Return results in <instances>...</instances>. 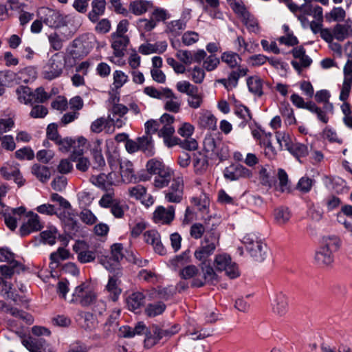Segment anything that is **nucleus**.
Instances as JSON below:
<instances>
[{
	"label": "nucleus",
	"instance_id": "59",
	"mask_svg": "<svg viewBox=\"0 0 352 352\" xmlns=\"http://www.w3.org/2000/svg\"><path fill=\"white\" fill-rule=\"evenodd\" d=\"M166 309V305L161 302L148 304L145 309L146 314L149 317H155L162 314Z\"/></svg>",
	"mask_w": 352,
	"mask_h": 352
},
{
	"label": "nucleus",
	"instance_id": "22",
	"mask_svg": "<svg viewBox=\"0 0 352 352\" xmlns=\"http://www.w3.org/2000/svg\"><path fill=\"white\" fill-rule=\"evenodd\" d=\"M175 175L174 170L169 166H166L162 169L160 173L155 175L153 182V185L157 189H162L168 186L169 183L171 182Z\"/></svg>",
	"mask_w": 352,
	"mask_h": 352
},
{
	"label": "nucleus",
	"instance_id": "46",
	"mask_svg": "<svg viewBox=\"0 0 352 352\" xmlns=\"http://www.w3.org/2000/svg\"><path fill=\"white\" fill-rule=\"evenodd\" d=\"M40 236L44 243L53 245L56 243L59 232L55 226H49L45 230L41 232Z\"/></svg>",
	"mask_w": 352,
	"mask_h": 352
},
{
	"label": "nucleus",
	"instance_id": "47",
	"mask_svg": "<svg viewBox=\"0 0 352 352\" xmlns=\"http://www.w3.org/2000/svg\"><path fill=\"white\" fill-rule=\"evenodd\" d=\"M192 164L197 173H201L204 171L208 166V160L206 154L202 152L195 153L193 154Z\"/></svg>",
	"mask_w": 352,
	"mask_h": 352
},
{
	"label": "nucleus",
	"instance_id": "21",
	"mask_svg": "<svg viewBox=\"0 0 352 352\" xmlns=\"http://www.w3.org/2000/svg\"><path fill=\"white\" fill-rule=\"evenodd\" d=\"M120 176L122 183L129 184L137 182V175L135 174V170L133 163L124 160L119 162Z\"/></svg>",
	"mask_w": 352,
	"mask_h": 352
},
{
	"label": "nucleus",
	"instance_id": "13",
	"mask_svg": "<svg viewBox=\"0 0 352 352\" xmlns=\"http://www.w3.org/2000/svg\"><path fill=\"white\" fill-rule=\"evenodd\" d=\"M291 53L294 58L291 64L299 74L303 68L309 67L312 63L311 58L306 54L305 49L302 46L294 47Z\"/></svg>",
	"mask_w": 352,
	"mask_h": 352
},
{
	"label": "nucleus",
	"instance_id": "43",
	"mask_svg": "<svg viewBox=\"0 0 352 352\" xmlns=\"http://www.w3.org/2000/svg\"><path fill=\"white\" fill-rule=\"evenodd\" d=\"M129 42V38L127 36L111 34V47L116 53H124Z\"/></svg>",
	"mask_w": 352,
	"mask_h": 352
},
{
	"label": "nucleus",
	"instance_id": "54",
	"mask_svg": "<svg viewBox=\"0 0 352 352\" xmlns=\"http://www.w3.org/2000/svg\"><path fill=\"white\" fill-rule=\"evenodd\" d=\"M128 75L122 70H115L113 72V87L115 89H120L129 81Z\"/></svg>",
	"mask_w": 352,
	"mask_h": 352
},
{
	"label": "nucleus",
	"instance_id": "6",
	"mask_svg": "<svg viewBox=\"0 0 352 352\" xmlns=\"http://www.w3.org/2000/svg\"><path fill=\"white\" fill-rule=\"evenodd\" d=\"M190 262V256L189 252H184L179 256H176L173 260V264L176 267H182L180 270L179 275L184 279H189L193 278V280L201 276L199 268L194 265H185Z\"/></svg>",
	"mask_w": 352,
	"mask_h": 352
},
{
	"label": "nucleus",
	"instance_id": "60",
	"mask_svg": "<svg viewBox=\"0 0 352 352\" xmlns=\"http://www.w3.org/2000/svg\"><path fill=\"white\" fill-rule=\"evenodd\" d=\"M138 276L140 279L153 284L160 282L162 278L161 276L154 271L148 270H141L139 272Z\"/></svg>",
	"mask_w": 352,
	"mask_h": 352
},
{
	"label": "nucleus",
	"instance_id": "3",
	"mask_svg": "<svg viewBox=\"0 0 352 352\" xmlns=\"http://www.w3.org/2000/svg\"><path fill=\"white\" fill-rule=\"evenodd\" d=\"M251 256L258 262H262L267 256V245L254 234H248L242 239Z\"/></svg>",
	"mask_w": 352,
	"mask_h": 352
},
{
	"label": "nucleus",
	"instance_id": "41",
	"mask_svg": "<svg viewBox=\"0 0 352 352\" xmlns=\"http://www.w3.org/2000/svg\"><path fill=\"white\" fill-rule=\"evenodd\" d=\"M146 296L140 292H135L131 294L127 298L126 302L129 310L135 311L144 304Z\"/></svg>",
	"mask_w": 352,
	"mask_h": 352
},
{
	"label": "nucleus",
	"instance_id": "37",
	"mask_svg": "<svg viewBox=\"0 0 352 352\" xmlns=\"http://www.w3.org/2000/svg\"><path fill=\"white\" fill-rule=\"evenodd\" d=\"M138 141L139 150L148 156H153L155 154L154 141L151 135L144 134L138 138Z\"/></svg>",
	"mask_w": 352,
	"mask_h": 352
},
{
	"label": "nucleus",
	"instance_id": "64",
	"mask_svg": "<svg viewBox=\"0 0 352 352\" xmlns=\"http://www.w3.org/2000/svg\"><path fill=\"white\" fill-rule=\"evenodd\" d=\"M248 30L250 32L258 34L260 32V26L258 20L251 14L242 20Z\"/></svg>",
	"mask_w": 352,
	"mask_h": 352
},
{
	"label": "nucleus",
	"instance_id": "62",
	"mask_svg": "<svg viewBox=\"0 0 352 352\" xmlns=\"http://www.w3.org/2000/svg\"><path fill=\"white\" fill-rule=\"evenodd\" d=\"M276 138L280 146L282 148H285L287 151L294 143L292 136L285 131L277 132L276 134Z\"/></svg>",
	"mask_w": 352,
	"mask_h": 352
},
{
	"label": "nucleus",
	"instance_id": "5",
	"mask_svg": "<svg viewBox=\"0 0 352 352\" xmlns=\"http://www.w3.org/2000/svg\"><path fill=\"white\" fill-rule=\"evenodd\" d=\"M164 200L168 203L179 204L184 199V182L182 175L173 177L170 185L164 191Z\"/></svg>",
	"mask_w": 352,
	"mask_h": 352
},
{
	"label": "nucleus",
	"instance_id": "51",
	"mask_svg": "<svg viewBox=\"0 0 352 352\" xmlns=\"http://www.w3.org/2000/svg\"><path fill=\"white\" fill-rule=\"evenodd\" d=\"M187 72L189 74L188 78L196 84L202 83L206 77L205 70L199 65L188 69Z\"/></svg>",
	"mask_w": 352,
	"mask_h": 352
},
{
	"label": "nucleus",
	"instance_id": "61",
	"mask_svg": "<svg viewBox=\"0 0 352 352\" xmlns=\"http://www.w3.org/2000/svg\"><path fill=\"white\" fill-rule=\"evenodd\" d=\"M187 102L189 107L192 109L199 108L204 101V97L201 94L198 92V88L188 95Z\"/></svg>",
	"mask_w": 352,
	"mask_h": 352
},
{
	"label": "nucleus",
	"instance_id": "10",
	"mask_svg": "<svg viewBox=\"0 0 352 352\" xmlns=\"http://www.w3.org/2000/svg\"><path fill=\"white\" fill-rule=\"evenodd\" d=\"M95 299L96 294L91 289L90 285L87 283H82L74 289L70 302L79 303L82 306H88Z\"/></svg>",
	"mask_w": 352,
	"mask_h": 352
},
{
	"label": "nucleus",
	"instance_id": "44",
	"mask_svg": "<svg viewBox=\"0 0 352 352\" xmlns=\"http://www.w3.org/2000/svg\"><path fill=\"white\" fill-rule=\"evenodd\" d=\"M73 250L77 254L78 261L81 263H90L96 259V251L91 250H81L79 248V243H76L73 246Z\"/></svg>",
	"mask_w": 352,
	"mask_h": 352
},
{
	"label": "nucleus",
	"instance_id": "24",
	"mask_svg": "<svg viewBox=\"0 0 352 352\" xmlns=\"http://www.w3.org/2000/svg\"><path fill=\"white\" fill-rule=\"evenodd\" d=\"M115 272L116 274L109 277V280L106 285V289L109 294L110 298L113 301H116L122 292L120 288L121 281L118 278V276L121 275V272L119 270Z\"/></svg>",
	"mask_w": 352,
	"mask_h": 352
},
{
	"label": "nucleus",
	"instance_id": "25",
	"mask_svg": "<svg viewBox=\"0 0 352 352\" xmlns=\"http://www.w3.org/2000/svg\"><path fill=\"white\" fill-rule=\"evenodd\" d=\"M251 171L241 165L230 166L224 170V177L230 180L235 181L242 177H250Z\"/></svg>",
	"mask_w": 352,
	"mask_h": 352
},
{
	"label": "nucleus",
	"instance_id": "26",
	"mask_svg": "<svg viewBox=\"0 0 352 352\" xmlns=\"http://www.w3.org/2000/svg\"><path fill=\"white\" fill-rule=\"evenodd\" d=\"M164 96L162 100H165L164 109L173 113H178L181 109V101L178 96L169 89H164Z\"/></svg>",
	"mask_w": 352,
	"mask_h": 352
},
{
	"label": "nucleus",
	"instance_id": "14",
	"mask_svg": "<svg viewBox=\"0 0 352 352\" xmlns=\"http://www.w3.org/2000/svg\"><path fill=\"white\" fill-rule=\"evenodd\" d=\"M175 208L173 206L165 208L157 206L153 213V221L157 224L170 225L175 219Z\"/></svg>",
	"mask_w": 352,
	"mask_h": 352
},
{
	"label": "nucleus",
	"instance_id": "20",
	"mask_svg": "<svg viewBox=\"0 0 352 352\" xmlns=\"http://www.w3.org/2000/svg\"><path fill=\"white\" fill-rule=\"evenodd\" d=\"M25 208L23 206L16 208H6L2 210L1 213L4 217L6 226L11 230H14L17 227L18 217L25 212Z\"/></svg>",
	"mask_w": 352,
	"mask_h": 352
},
{
	"label": "nucleus",
	"instance_id": "30",
	"mask_svg": "<svg viewBox=\"0 0 352 352\" xmlns=\"http://www.w3.org/2000/svg\"><path fill=\"white\" fill-rule=\"evenodd\" d=\"M0 311L8 313L14 317L21 319L29 324H32L34 322L33 317L30 314L25 311L18 310L16 308L10 307L3 300H0Z\"/></svg>",
	"mask_w": 352,
	"mask_h": 352
},
{
	"label": "nucleus",
	"instance_id": "28",
	"mask_svg": "<svg viewBox=\"0 0 352 352\" xmlns=\"http://www.w3.org/2000/svg\"><path fill=\"white\" fill-rule=\"evenodd\" d=\"M174 116L164 113L160 118V127L157 133L158 136L162 137L167 135H174L175 130L173 124L174 122Z\"/></svg>",
	"mask_w": 352,
	"mask_h": 352
},
{
	"label": "nucleus",
	"instance_id": "36",
	"mask_svg": "<svg viewBox=\"0 0 352 352\" xmlns=\"http://www.w3.org/2000/svg\"><path fill=\"white\" fill-rule=\"evenodd\" d=\"M234 104V113L241 119L243 120L239 126L243 128L252 120V115L249 109L241 104L234 97L232 98Z\"/></svg>",
	"mask_w": 352,
	"mask_h": 352
},
{
	"label": "nucleus",
	"instance_id": "31",
	"mask_svg": "<svg viewBox=\"0 0 352 352\" xmlns=\"http://www.w3.org/2000/svg\"><path fill=\"white\" fill-rule=\"evenodd\" d=\"M334 36L339 41L352 36V20L347 19L344 23L336 24L334 26Z\"/></svg>",
	"mask_w": 352,
	"mask_h": 352
},
{
	"label": "nucleus",
	"instance_id": "52",
	"mask_svg": "<svg viewBox=\"0 0 352 352\" xmlns=\"http://www.w3.org/2000/svg\"><path fill=\"white\" fill-rule=\"evenodd\" d=\"M166 166L161 160L152 158L146 162V170L150 175H155Z\"/></svg>",
	"mask_w": 352,
	"mask_h": 352
},
{
	"label": "nucleus",
	"instance_id": "42",
	"mask_svg": "<svg viewBox=\"0 0 352 352\" xmlns=\"http://www.w3.org/2000/svg\"><path fill=\"white\" fill-rule=\"evenodd\" d=\"M92 9L89 13V19L94 23L96 22L99 16L104 13L106 8L105 0H93L91 2Z\"/></svg>",
	"mask_w": 352,
	"mask_h": 352
},
{
	"label": "nucleus",
	"instance_id": "12",
	"mask_svg": "<svg viewBox=\"0 0 352 352\" xmlns=\"http://www.w3.org/2000/svg\"><path fill=\"white\" fill-rule=\"evenodd\" d=\"M26 217L28 220L21 226L19 230V234L21 236L40 231L43 228V223L38 214L30 211L26 213Z\"/></svg>",
	"mask_w": 352,
	"mask_h": 352
},
{
	"label": "nucleus",
	"instance_id": "40",
	"mask_svg": "<svg viewBox=\"0 0 352 352\" xmlns=\"http://www.w3.org/2000/svg\"><path fill=\"white\" fill-rule=\"evenodd\" d=\"M315 261L320 265H329L334 261V254L320 246L316 252Z\"/></svg>",
	"mask_w": 352,
	"mask_h": 352
},
{
	"label": "nucleus",
	"instance_id": "49",
	"mask_svg": "<svg viewBox=\"0 0 352 352\" xmlns=\"http://www.w3.org/2000/svg\"><path fill=\"white\" fill-rule=\"evenodd\" d=\"M23 269V265L19 262L9 263V265L0 266V274L5 278H10L14 273H19Z\"/></svg>",
	"mask_w": 352,
	"mask_h": 352
},
{
	"label": "nucleus",
	"instance_id": "1",
	"mask_svg": "<svg viewBox=\"0 0 352 352\" xmlns=\"http://www.w3.org/2000/svg\"><path fill=\"white\" fill-rule=\"evenodd\" d=\"M219 245V234L214 230L206 231L200 245L194 252L195 259L200 265L210 263V257Z\"/></svg>",
	"mask_w": 352,
	"mask_h": 352
},
{
	"label": "nucleus",
	"instance_id": "11",
	"mask_svg": "<svg viewBox=\"0 0 352 352\" xmlns=\"http://www.w3.org/2000/svg\"><path fill=\"white\" fill-rule=\"evenodd\" d=\"M0 174L6 180L13 179L19 187H21L25 184V179L20 170V165L16 162H5L0 167Z\"/></svg>",
	"mask_w": 352,
	"mask_h": 352
},
{
	"label": "nucleus",
	"instance_id": "56",
	"mask_svg": "<svg viewBox=\"0 0 352 352\" xmlns=\"http://www.w3.org/2000/svg\"><path fill=\"white\" fill-rule=\"evenodd\" d=\"M288 151L297 159L304 157L309 153L307 146L300 142H294Z\"/></svg>",
	"mask_w": 352,
	"mask_h": 352
},
{
	"label": "nucleus",
	"instance_id": "48",
	"mask_svg": "<svg viewBox=\"0 0 352 352\" xmlns=\"http://www.w3.org/2000/svg\"><path fill=\"white\" fill-rule=\"evenodd\" d=\"M22 343L30 352H45L46 349L45 342L32 338L24 339Z\"/></svg>",
	"mask_w": 352,
	"mask_h": 352
},
{
	"label": "nucleus",
	"instance_id": "50",
	"mask_svg": "<svg viewBox=\"0 0 352 352\" xmlns=\"http://www.w3.org/2000/svg\"><path fill=\"white\" fill-rule=\"evenodd\" d=\"M221 59L230 68L241 67L240 63L241 58L239 55L235 52L231 51L225 52L222 53Z\"/></svg>",
	"mask_w": 352,
	"mask_h": 352
},
{
	"label": "nucleus",
	"instance_id": "29",
	"mask_svg": "<svg viewBox=\"0 0 352 352\" xmlns=\"http://www.w3.org/2000/svg\"><path fill=\"white\" fill-rule=\"evenodd\" d=\"M102 141L96 140L92 142L90 152L92 155L94 168H101L106 164L104 158L102 153Z\"/></svg>",
	"mask_w": 352,
	"mask_h": 352
},
{
	"label": "nucleus",
	"instance_id": "16",
	"mask_svg": "<svg viewBox=\"0 0 352 352\" xmlns=\"http://www.w3.org/2000/svg\"><path fill=\"white\" fill-rule=\"evenodd\" d=\"M195 116L199 128L208 131H214L217 129V120L210 111L201 109Z\"/></svg>",
	"mask_w": 352,
	"mask_h": 352
},
{
	"label": "nucleus",
	"instance_id": "15",
	"mask_svg": "<svg viewBox=\"0 0 352 352\" xmlns=\"http://www.w3.org/2000/svg\"><path fill=\"white\" fill-rule=\"evenodd\" d=\"M202 275L195 278L192 283V286L200 287L206 283H214L218 281V276L217 275L214 268L210 263L200 265Z\"/></svg>",
	"mask_w": 352,
	"mask_h": 352
},
{
	"label": "nucleus",
	"instance_id": "32",
	"mask_svg": "<svg viewBox=\"0 0 352 352\" xmlns=\"http://www.w3.org/2000/svg\"><path fill=\"white\" fill-rule=\"evenodd\" d=\"M342 245V241L336 235H326L322 237L320 246L334 254L339 250Z\"/></svg>",
	"mask_w": 352,
	"mask_h": 352
},
{
	"label": "nucleus",
	"instance_id": "35",
	"mask_svg": "<svg viewBox=\"0 0 352 352\" xmlns=\"http://www.w3.org/2000/svg\"><path fill=\"white\" fill-rule=\"evenodd\" d=\"M74 34V32H69L67 34H64L62 36L56 32L50 34L48 36V41L51 47L55 50H60L63 46V43L70 39Z\"/></svg>",
	"mask_w": 352,
	"mask_h": 352
},
{
	"label": "nucleus",
	"instance_id": "27",
	"mask_svg": "<svg viewBox=\"0 0 352 352\" xmlns=\"http://www.w3.org/2000/svg\"><path fill=\"white\" fill-rule=\"evenodd\" d=\"M273 312L278 316L285 315L288 310V300L287 296L282 293H277L272 302Z\"/></svg>",
	"mask_w": 352,
	"mask_h": 352
},
{
	"label": "nucleus",
	"instance_id": "45",
	"mask_svg": "<svg viewBox=\"0 0 352 352\" xmlns=\"http://www.w3.org/2000/svg\"><path fill=\"white\" fill-rule=\"evenodd\" d=\"M18 100L25 104L33 103V91L27 86H19L16 89Z\"/></svg>",
	"mask_w": 352,
	"mask_h": 352
},
{
	"label": "nucleus",
	"instance_id": "17",
	"mask_svg": "<svg viewBox=\"0 0 352 352\" xmlns=\"http://www.w3.org/2000/svg\"><path fill=\"white\" fill-rule=\"evenodd\" d=\"M248 69L244 67H238L236 70L229 73L227 78L219 79L217 82L224 86L228 90H232L238 85L239 79L247 75Z\"/></svg>",
	"mask_w": 352,
	"mask_h": 352
},
{
	"label": "nucleus",
	"instance_id": "7",
	"mask_svg": "<svg viewBox=\"0 0 352 352\" xmlns=\"http://www.w3.org/2000/svg\"><path fill=\"white\" fill-rule=\"evenodd\" d=\"M347 61L343 68L344 80L341 87L339 98L341 101H346L352 87V45H346Z\"/></svg>",
	"mask_w": 352,
	"mask_h": 352
},
{
	"label": "nucleus",
	"instance_id": "63",
	"mask_svg": "<svg viewBox=\"0 0 352 352\" xmlns=\"http://www.w3.org/2000/svg\"><path fill=\"white\" fill-rule=\"evenodd\" d=\"M280 113L283 117L285 118V122L287 124L291 125L296 122L294 110L288 103L281 104Z\"/></svg>",
	"mask_w": 352,
	"mask_h": 352
},
{
	"label": "nucleus",
	"instance_id": "2",
	"mask_svg": "<svg viewBox=\"0 0 352 352\" xmlns=\"http://www.w3.org/2000/svg\"><path fill=\"white\" fill-rule=\"evenodd\" d=\"M124 257V249L123 245L116 243L111 246L109 254L102 256L100 258V263L109 272L120 271V262Z\"/></svg>",
	"mask_w": 352,
	"mask_h": 352
},
{
	"label": "nucleus",
	"instance_id": "58",
	"mask_svg": "<svg viewBox=\"0 0 352 352\" xmlns=\"http://www.w3.org/2000/svg\"><path fill=\"white\" fill-rule=\"evenodd\" d=\"M283 29L285 30V35L279 38V42L281 44H284L287 46H294L297 45L298 43V40L290 31L288 25H283Z\"/></svg>",
	"mask_w": 352,
	"mask_h": 352
},
{
	"label": "nucleus",
	"instance_id": "38",
	"mask_svg": "<svg viewBox=\"0 0 352 352\" xmlns=\"http://www.w3.org/2000/svg\"><path fill=\"white\" fill-rule=\"evenodd\" d=\"M15 76L18 83H28L36 78L37 72L34 67L29 66L21 69Z\"/></svg>",
	"mask_w": 352,
	"mask_h": 352
},
{
	"label": "nucleus",
	"instance_id": "4",
	"mask_svg": "<svg viewBox=\"0 0 352 352\" xmlns=\"http://www.w3.org/2000/svg\"><path fill=\"white\" fill-rule=\"evenodd\" d=\"M213 265L217 271L225 272L226 275L230 279L236 278L240 276L241 273L237 264L232 260L228 254H217Z\"/></svg>",
	"mask_w": 352,
	"mask_h": 352
},
{
	"label": "nucleus",
	"instance_id": "18",
	"mask_svg": "<svg viewBox=\"0 0 352 352\" xmlns=\"http://www.w3.org/2000/svg\"><path fill=\"white\" fill-rule=\"evenodd\" d=\"M128 194L131 198L140 201L144 205L149 206L153 204L154 198L147 193V189L138 184L128 188Z\"/></svg>",
	"mask_w": 352,
	"mask_h": 352
},
{
	"label": "nucleus",
	"instance_id": "57",
	"mask_svg": "<svg viewBox=\"0 0 352 352\" xmlns=\"http://www.w3.org/2000/svg\"><path fill=\"white\" fill-rule=\"evenodd\" d=\"M300 10L307 14L312 15L316 21L322 20V8L318 6H314L311 4L302 5Z\"/></svg>",
	"mask_w": 352,
	"mask_h": 352
},
{
	"label": "nucleus",
	"instance_id": "55",
	"mask_svg": "<svg viewBox=\"0 0 352 352\" xmlns=\"http://www.w3.org/2000/svg\"><path fill=\"white\" fill-rule=\"evenodd\" d=\"M247 85L250 92L259 96L263 94L262 82L259 77H249L247 79Z\"/></svg>",
	"mask_w": 352,
	"mask_h": 352
},
{
	"label": "nucleus",
	"instance_id": "33",
	"mask_svg": "<svg viewBox=\"0 0 352 352\" xmlns=\"http://www.w3.org/2000/svg\"><path fill=\"white\" fill-rule=\"evenodd\" d=\"M167 43L166 41H160L154 44L143 43L138 47V52L144 55H148L153 53L162 54L167 49Z\"/></svg>",
	"mask_w": 352,
	"mask_h": 352
},
{
	"label": "nucleus",
	"instance_id": "23",
	"mask_svg": "<svg viewBox=\"0 0 352 352\" xmlns=\"http://www.w3.org/2000/svg\"><path fill=\"white\" fill-rule=\"evenodd\" d=\"M144 241L153 246L155 252L163 255L166 253V250L162 243L161 237L157 231L151 230L145 232L143 234Z\"/></svg>",
	"mask_w": 352,
	"mask_h": 352
},
{
	"label": "nucleus",
	"instance_id": "53",
	"mask_svg": "<svg viewBox=\"0 0 352 352\" xmlns=\"http://www.w3.org/2000/svg\"><path fill=\"white\" fill-rule=\"evenodd\" d=\"M186 28V22L182 19L174 20L167 24L166 31L173 36H177Z\"/></svg>",
	"mask_w": 352,
	"mask_h": 352
},
{
	"label": "nucleus",
	"instance_id": "8",
	"mask_svg": "<svg viewBox=\"0 0 352 352\" xmlns=\"http://www.w3.org/2000/svg\"><path fill=\"white\" fill-rule=\"evenodd\" d=\"M38 13L43 22L50 28H60L65 26L69 21V16L63 14L58 10L42 8Z\"/></svg>",
	"mask_w": 352,
	"mask_h": 352
},
{
	"label": "nucleus",
	"instance_id": "39",
	"mask_svg": "<svg viewBox=\"0 0 352 352\" xmlns=\"http://www.w3.org/2000/svg\"><path fill=\"white\" fill-rule=\"evenodd\" d=\"M31 173L42 183L47 182L51 177L50 168L46 166L37 163L32 166Z\"/></svg>",
	"mask_w": 352,
	"mask_h": 352
},
{
	"label": "nucleus",
	"instance_id": "9",
	"mask_svg": "<svg viewBox=\"0 0 352 352\" xmlns=\"http://www.w3.org/2000/svg\"><path fill=\"white\" fill-rule=\"evenodd\" d=\"M64 66L62 56L58 54H55L43 67L41 76L47 80H52L61 76Z\"/></svg>",
	"mask_w": 352,
	"mask_h": 352
},
{
	"label": "nucleus",
	"instance_id": "34",
	"mask_svg": "<svg viewBox=\"0 0 352 352\" xmlns=\"http://www.w3.org/2000/svg\"><path fill=\"white\" fill-rule=\"evenodd\" d=\"M153 7V3L151 1L135 0L129 3V12H131L135 16H140L144 14Z\"/></svg>",
	"mask_w": 352,
	"mask_h": 352
},
{
	"label": "nucleus",
	"instance_id": "19",
	"mask_svg": "<svg viewBox=\"0 0 352 352\" xmlns=\"http://www.w3.org/2000/svg\"><path fill=\"white\" fill-rule=\"evenodd\" d=\"M61 219L65 232L69 236H75L80 230V224L76 216L69 211H64L60 214Z\"/></svg>",
	"mask_w": 352,
	"mask_h": 352
}]
</instances>
